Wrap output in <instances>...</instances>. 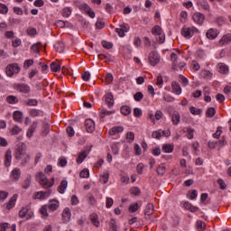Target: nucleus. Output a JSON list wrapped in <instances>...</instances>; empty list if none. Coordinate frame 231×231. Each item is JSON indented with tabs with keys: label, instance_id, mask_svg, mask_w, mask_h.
I'll return each instance as SVG.
<instances>
[{
	"label": "nucleus",
	"instance_id": "obj_1",
	"mask_svg": "<svg viewBox=\"0 0 231 231\" xmlns=\"http://www.w3.org/2000/svg\"><path fill=\"white\" fill-rule=\"evenodd\" d=\"M180 33L185 39H191V37H194V34L199 33V30L195 26L183 25Z\"/></svg>",
	"mask_w": 231,
	"mask_h": 231
},
{
	"label": "nucleus",
	"instance_id": "obj_2",
	"mask_svg": "<svg viewBox=\"0 0 231 231\" xmlns=\"http://www.w3.org/2000/svg\"><path fill=\"white\" fill-rule=\"evenodd\" d=\"M152 34L155 35L159 44H163V42H165V32H163V30H162L160 25H155L152 28Z\"/></svg>",
	"mask_w": 231,
	"mask_h": 231
},
{
	"label": "nucleus",
	"instance_id": "obj_3",
	"mask_svg": "<svg viewBox=\"0 0 231 231\" xmlns=\"http://www.w3.org/2000/svg\"><path fill=\"white\" fill-rule=\"evenodd\" d=\"M38 180H39L40 185H42L44 189H50V187H53V185L55 184L54 178L51 179L52 180L51 182H48V178L42 172L38 173Z\"/></svg>",
	"mask_w": 231,
	"mask_h": 231
},
{
	"label": "nucleus",
	"instance_id": "obj_4",
	"mask_svg": "<svg viewBox=\"0 0 231 231\" xmlns=\"http://www.w3.org/2000/svg\"><path fill=\"white\" fill-rule=\"evenodd\" d=\"M21 72V67L17 63H11L6 66L5 73L7 77H13Z\"/></svg>",
	"mask_w": 231,
	"mask_h": 231
},
{
	"label": "nucleus",
	"instance_id": "obj_5",
	"mask_svg": "<svg viewBox=\"0 0 231 231\" xmlns=\"http://www.w3.org/2000/svg\"><path fill=\"white\" fill-rule=\"evenodd\" d=\"M28 153H26V144L20 143L15 151L14 158L15 160L21 161L23 160V157L26 156Z\"/></svg>",
	"mask_w": 231,
	"mask_h": 231
},
{
	"label": "nucleus",
	"instance_id": "obj_6",
	"mask_svg": "<svg viewBox=\"0 0 231 231\" xmlns=\"http://www.w3.org/2000/svg\"><path fill=\"white\" fill-rule=\"evenodd\" d=\"M148 60L151 66H156V64H160V54L154 51H151L148 57Z\"/></svg>",
	"mask_w": 231,
	"mask_h": 231
},
{
	"label": "nucleus",
	"instance_id": "obj_7",
	"mask_svg": "<svg viewBox=\"0 0 231 231\" xmlns=\"http://www.w3.org/2000/svg\"><path fill=\"white\" fill-rule=\"evenodd\" d=\"M51 192L50 191H37L33 194L32 198L33 199H48L50 198V195Z\"/></svg>",
	"mask_w": 231,
	"mask_h": 231
},
{
	"label": "nucleus",
	"instance_id": "obj_8",
	"mask_svg": "<svg viewBox=\"0 0 231 231\" xmlns=\"http://www.w3.org/2000/svg\"><path fill=\"white\" fill-rule=\"evenodd\" d=\"M14 89H16V91H19L20 93L24 94L30 93L31 91L30 86H28L26 83L15 84Z\"/></svg>",
	"mask_w": 231,
	"mask_h": 231
},
{
	"label": "nucleus",
	"instance_id": "obj_9",
	"mask_svg": "<svg viewBox=\"0 0 231 231\" xmlns=\"http://www.w3.org/2000/svg\"><path fill=\"white\" fill-rule=\"evenodd\" d=\"M219 35V31L216 28H210L206 32V37L209 39V41H214Z\"/></svg>",
	"mask_w": 231,
	"mask_h": 231
},
{
	"label": "nucleus",
	"instance_id": "obj_10",
	"mask_svg": "<svg viewBox=\"0 0 231 231\" xmlns=\"http://www.w3.org/2000/svg\"><path fill=\"white\" fill-rule=\"evenodd\" d=\"M192 20L194 21V23H196V24L201 25L205 22V15L200 13H195L192 15Z\"/></svg>",
	"mask_w": 231,
	"mask_h": 231
},
{
	"label": "nucleus",
	"instance_id": "obj_11",
	"mask_svg": "<svg viewBox=\"0 0 231 231\" xmlns=\"http://www.w3.org/2000/svg\"><path fill=\"white\" fill-rule=\"evenodd\" d=\"M62 221L63 223H69V221H71V209H69V208H65L63 209Z\"/></svg>",
	"mask_w": 231,
	"mask_h": 231
},
{
	"label": "nucleus",
	"instance_id": "obj_12",
	"mask_svg": "<svg viewBox=\"0 0 231 231\" xmlns=\"http://www.w3.org/2000/svg\"><path fill=\"white\" fill-rule=\"evenodd\" d=\"M37 127H39V122L34 121L32 122V125L29 126L26 136L27 138H32L33 136V133L36 131Z\"/></svg>",
	"mask_w": 231,
	"mask_h": 231
},
{
	"label": "nucleus",
	"instance_id": "obj_13",
	"mask_svg": "<svg viewBox=\"0 0 231 231\" xmlns=\"http://www.w3.org/2000/svg\"><path fill=\"white\" fill-rule=\"evenodd\" d=\"M5 167H10L12 165V150H7L5 154L4 161Z\"/></svg>",
	"mask_w": 231,
	"mask_h": 231
},
{
	"label": "nucleus",
	"instance_id": "obj_14",
	"mask_svg": "<svg viewBox=\"0 0 231 231\" xmlns=\"http://www.w3.org/2000/svg\"><path fill=\"white\" fill-rule=\"evenodd\" d=\"M11 180H14V181H19V180L21 179V169L19 168H14L12 171H11V176H10Z\"/></svg>",
	"mask_w": 231,
	"mask_h": 231
},
{
	"label": "nucleus",
	"instance_id": "obj_15",
	"mask_svg": "<svg viewBox=\"0 0 231 231\" xmlns=\"http://www.w3.org/2000/svg\"><path fill=\"white\" fill-rule=\"evenodd\" d=\"M85 127L88 133H93V131H95V121L87 119L85 121Z\"/></svg>",
	"mask_w": 231,
	"mask_h": 231
},
{
	"label": "nucleus",
	"instance_id": "obj_16",
	"mask_svg": "<svg viewBox=\"0 0 231 231\" xmlns=\"http://www.w3.org/2000/svg\"><path fill=\"white\" fill-rule=\"evenodd\" d=\"M105 102L108 106V107H113V106H115V99L112 93L106 94Z\"/></svg>",
	"mask_w": 231,
	"mask_h": 231
},
{
	"label": "nucleus",
	"instance_id": "obj_17",
	"mask_svg": "<svg viewBox=\"0 0 231 231\" xmlns=\"http://www.w3.org/2000/svg\"><path fill=\"white\" fill-rule=\"evenodd\" d=\"M18 195L14 194L7 202L6 208L7 210H12L15 207V203L17 201Z\"/></svg>",
	"mask_w": 231,
	"mask_h": 231
},
{
	"label": "nucleus",
	"instance_id": "obj_18",
	"mask_svg": "<svg viewBox=\"0 0 231 231\" xmlns=\"http://www.w3.org/2000/svg\"><path fill=\"white\" fill-rule=\"evenodd\" d=\"M171 89L172 93H174L175 95H181V86H180V83H178L177 81H173L171 83Z\"/></svg>",
	"mask_w": 231,
	"mask_h": 231
},
{
	"label": "nucleus",
	"instance_id": "obj_19",
	"mask_svg": "<svg viewBox=\"0 0 231 231\" xmlns=\"http://www.w3.org/2000/svg\"><path fill=\"white\" fill-rule=\"evenodd\" d=\"M231 42V33L225 34L219 41L220 46H226Z\"/></svg>",
	"mask_w": 231,
	"mask_h": 231
},
{
	"label": "nucleus",
	"instance_id": "obj_20",
	"mask_svg": "<svg viewBox=\"0 0 231 231\" xmlns=\"http://www.w3.org/2000/svg\"><path fill=\"white\" fill-rule=\"evenodd\" d=\"M123 131L124 126H114L109 130L108 134L110 136H115L116 134H118V133H123Z\"/></svg>",
	"mask_w": 231,
	"mask_h": 231
},
{
	"label": "nucleus",
	"instance_id": "obj_21",
	"mask_svg": "<svg viewBox=\"0 0 231 231\" xmlns=\"http://www.w3.org/2000/svg\"><path fill=\"white\" fill-rule=\"evenodd\" d=\"M16 226L15 224H14L11 227H10V224L8 223H4L0 225V231H15Z\"/></svg>",
	"mask_w": 231,
	"mask_h": 231
},
{
	"label": "nucleus",
	"instance_id": "obj_22",
	"mask_svg": "<svg viewBox=\"0 0 231 231\" xmlns=\"http://www.w3.org/2000/svg\"><path fill=\"white\" fill-rule=\"evenodd\" d=\"M90 220H91V223L94 225V226H96L97 228H98L100 226V221L98 220V215L93 213L92 215H90Z\"/></svg>",
	"mask_w": 231,
	"mask_h": 231
},
{
	"label": "nucleus",
	"instance_id": "obj_23",
	"mask_svg": "<svg viewBox=\"0 0 231 231\" xmlns=\"http://www.w3.org/2000/svg\"><path fill=\"white\" fill-rule=\"evenodd\" d=\"M32 160V155H30V153H27L25 156L22 157V161H21V167H26V165H28V163H30V161Z\"/></svg>",
	"mask_w": 231,
	"mask_h": 231
},
{
	"label": "nucleus",
	"instance_id": "obj_24",
	"mask_svg": "<svg viewBox=\"0 0 231 231\" xmlns=\"http://www.w3.org/2000/svg\"><path fill=\"white\" fill-rule=\"evenodd\" d=\"M13 118H14V122H18V123L23 122V112L14 111L13 114Z\"/></svg>",
	"mask_w": 231,
	"mask_h": 231
},
{
	"label": "nucleus",
	"instance_id": "obj_25",
	"mask_svg": "<svg viewBox=\"0 0 231 231\" xmlns=\"http://www.w3.org/2000/svg\"><path fill=\"white\" fill-rule=\"evenodd\" d=\"M180 118H181V116H180V113L174 112L171 115V121H172L173 125H178V124H180Z\"/></svg>",
	"mask_w": 231,
	"mask_h": 231
},
{
	"label": "nucleus",
	"instance_id": "obj_26",
	"mask_svg": "<svg viewBox=\"0 0 231 231\" xmlns=\"http://www.w3.org/2000/svg\"><path fill=\"white\" fill-rule=\"evenodd\" d=\"M22 132H23V128H21L19 125H14L9 130L10 134H12L13 136H15Z\"/></svg>",
	"mask_w": 231,
	"mask_h": 231
},
{
	"label": "nucleus",
	"instance_id": "obj_27",
	"mask_svg": "<svg viewBox=\"0 0 231 231\" xmlns=\"http://www.w3.org/2000/svg\"><path fill=\"white\" fill-rule=\"evenodd\" d=\"M217 69H218L219 73H224L225 75H226V73H228V66L225 63H218Z\"/></svg>",
	"mask_w": 231,
	"mask_h": 231
},
{
	"label": "nucleus",
	"instance_id": "obj_28",
	"mask_svg": "<svg viewBox=\"0 0 231 231\" xmlns=\"http://www.w3.org/2000/svg\"><path fill=\"white\" fill-rule=\"evenodd\" d=\"M51 71H53V73H58V71H60L62 69V67H60V64L57 62H51L50 65Z\"/></svg>",
	"mask_w": 231,
	"mask_h": 231
},
{
	"label": "nucleus",
	"instance_id": "obj_29",
	"mask_svg": "<svg viewBox=\"0 0 231 231\" xmlns=\"http://www.w3.org/2000/svg\"><path fill=\"white\" fill-rule=\"evenodd\" d=\"M66 189H68V180H62L58 188V192H60V194H64Z\"/></svg>",
	"mask_w": 231,
	"mask_h": 231
},
{
	"label": "nucleus",
	"instance_id": "obj_30",
	"mask_svg": "<svg viewBox=\"0 0 231 231\" xmlns=\"http://www.w3.org/2000/svg\"><path fill=\"white\" fill-rule=\"evenodd\" d=\"M154 213V205L149 203L144 210V214L146 216H152V214Z\"/></svg>",
	"mask_w": 231,
	"mask_h": 231
},
{
	"label": "nucleus",
	"instance_id": "obj_31",
	"mask_svg": "<svg viewBox=\"0 0 231 231\" xmlns=\"http://www.w3.org/2000/svg\"><path fill=\"white\" fill-rule=\"evenodd\" d=\"M197 230L204 231L207 230V224L203 220H198L196 223Z\"/></svg>",
	"mask_w": 231,
	"mask_h": 231
},
{
	"label": "nucleus",
	"instance_id": "obj_32",
	"mask_svg": "<svg viewBox=\"0 0 231 231\" xmlns=\"http://www.w3.org/2000/svg\"><path fill=\"white\" fill-rule=\"evenodd\" d=\"M47 207L51 211L57 210V208H59V201H57V200H51Z\"/></svg>",
	"mask_w": 231,
	"mask_h": 231
},
{
	"label": "nucleus",
	"instance_id": "obj_33",
	"mask_svg": "<svg viewBox=\"0 0 231 231\" xmlns=\"http://www.w3.org/2000/svg\"><path fill=\"white\" fill-rule=\"evenodd\" d=\"M184 208L187 209V210H189L190 212H198V210H199V208L196 206H192L190 203L189 202H186L184 204Z\"/></svg>",
	"mask_w": 231,
	"mask_h": 231
},
{
	"label": "nucleus",
	"instance_id": "obj_34",
	"mask_svg": "<svg viewBox=\"0 0 231 231\" xmlns=\"http://www.w3.org/2000/svg\"><path fill=\"white\" fill-rule=\"evenodd\" d=\"M171 60L172 62V68L173 69H176V66H178V54L172 52L171 54Z\"/></svg>",
	"mask_w": 231,
	"mask_h": 231
},
{
	"label": "nucleus",
	"instance_id": "obj_35",
	"mask_svg": "<svg viewBox=\"0 0 231 231\" xmlns=\"http://www.w3.org/2000/svg\"><path fill=\"white\" fill-rule=\"evenodd\" d=\"M162 151L164 152H168V153H170V152H172V151H174V144H163L162 145Z\"/></svg>",
	"mask_w": 231,
	"mask_h": 231
},
{
	"label": "nucleus",
	"instance_id": "obj_36",
	"mask_svg": "<svg viewBox=\"0 0 231 231\" xmlns=\"http://www.w3.org/2000/svg\"><path fill=\"white\" fill-rule=\"evenodd\" d=\"M64 42H59L55 44V50L58 51V53H62L64 51Z\"/></svg>",
	"mask_w": 231,
	"mask_h": 231
},
{
	"label": "nucleus",
	"instance_id": "obj_37",
	"mask_svg": "<svg viewBox=\"0 0 231 231\" xmlns=\"http://www.w3.org/2000/svg\"><path fill=\"white\" fill-rule=\"evenodd\" d=\"M78 8L79 10H80V12H83V14H86L88 10H89L90 6L88 4L83 3V4H79L78 5Z\"/></svg>",
	"mask_w": 231,
	"mask_h": 231
},
{
	"label": "nucleus",
	"instance_id": "obj_38",
	"mask_svg": "<svg viewBox=\"0 0 231 231\" xmlns=\"http://www.w3.org/2000/svg\"><path fill=\"white\" fill-rule=\"evenodd\" d=\"M111 149L114 154H118L120 152V143H114L111 145Z\"/></svg>",
	"mask_w": 231,
	"mask_h": 231
},
{
	"label": "nucleus",
	"instance_id": "obj_39",
	"mask_svg": "<svg viewBox=\"0 0 231 231\" xmlns=\"http://www.w3.org/2000/svg\"><path fill=\"white\" fill-rule=\"evenodd\" d=\"M121 113L125 116H127L131 115V107H129L128 106H123L121 107Z\"/></svg>",
	"mask_w": 231,
	"mask_h": 231
},
{
	"label": "nucleus",
	"instance_id": "obj_40",
	"mask_svg": "<svg viewBox=\"0 0 231 231\" xmlns=\"http://www.w3.org/2000/svg\"><path fill=\"white\" fill-rule=\"evenodd\" d=\"M162 136H163V130L154 131L152 134V137L156 138V140H160Z\"/></svg>",
	"mask_w": 231,
	"mask_h": 231
},
{
	"label": "nucleus",
	"instance_id": "obj_41",
	"mask_svg": "<svg viewBox=\"0 0 231 231\" xmlns=\"http://www.w3.org/2000/svg\"><path fill=\"white\" fill-rule=\"evenodd\" d=\"M85 158H88V153L86 152L79 153V155L78 156L77 161H76L77 163L78 164L82 163V162H84Z\"/></svg>",
	"mask_w": 231,
	"mask_h": 231
},
{
	"label": "nucleus",
	"instance_id": "obj_42",
	"mask_svg": "<svg viewBox=\"0 0 231 231\" xmlns=\"http://www.w3.org/2000/svg\"><path fill=\"white\" fill-rule=\"evenodd\" d=\"M167 171V168H165V166L163 165H159L158 168L156 169V172L158 174V176H163V174H165Z\"/></svg>",
	"mask_w": 231,
	"mask_h": 231
},
{
	"label": "nucleus",
	"instance_id": "obj_43",
	"mask_svg": "<svg viewBox=\"0 0 231 231\" xmlns=\"http://www.w3.org/2000/svg\"><path fill=\"white\" fill-rule=\"evenodd\" d=\"M42 48V44L41 42H37L31 47V50H32L34 53H39Z\"/></svg>",
	"mask_w": 231,
	"mask_h": 231
},
{
	"label": "nucleus",
	"instance_id": "obj_44",
	"mask_svg": "<svg viewBox=\"0 0 231 231\" xmlns=\"http://www.w3.org/2000/svg\"><path fill=\"white\" fill-rule=\"evenodd\" d=\"M6 102H8V104H17V102H19V99L15 96H8L6 97Z\"/></svg>",
	"mask_w": 231,
	"mask_h": 231
},
{
	"label": "nucleus",
	"instance_id": "obj_45",
	"mask_svg": "<svg viewBox=\"0 0 231 231\" xmlns=\"http://www.w3.org/2000/svg\"><path fill=\"white\" fill-rule=\"evenodd\" d=\"M100 183H107L109 181V173L106 171L101 175L99 179Z\"/></svg>",
	"mask_w": 231,
	"mask_h": 231
},
{
	"label": "nucleus",
	"instance_id": "obj_46",
	"mask_svg": "<svg viewBox=\"0 0 231 231\" xmlns=\"http://www.w3.org/2000/svg\"><path fill=\"white\" fill-rule=\"evenodd\" d=\"M214 115H216V108L215 107L208 108V110L206 112V116H208V118H212V116H214Z\"/></svg>",
	"mask_w": 231,
	"mask_h": 231
},
{
	"label": "nucleus",
	"instance_id": "obj_47",
	"mask_svg": "<svg viewBox=\"0 0 231 231\" xmlns=\"http://www.w3.org/2000/svg\"><path fill=\"white\" fill-rule=\"evenodd\" d=\"M50 133V125L48 123L43 124V130L42 132V136H46Z\"/></svg>",
	"mask_w": 231,
	"mask_h": 231
},
{
	"label": "nucleus",
	"instance_id": "obj_48",
	"mask_svg": "<svg viewBox=\"0 0 231 231\" xmlns=\"http://www.w3.org/2000/svg\"><path fill=\"white\" fill-rule=\"evenodd\" d=\"M188 198L189 199H196V198H198V190L196 189L189 190L188 193Z\"/></svg>",
	"mask_w": 231,
	"mask_h": 231
},
{
	"label": "nucleus",
	"instance_id": "obj_49",
	"mask_svg": "<svg viewBox=\"0 0 231 231\" xmlns=\"http://www.w3.org/2000/svg\"><path fill=\"white\" fill-rule=\"evenodd\" d=\"M30 208L28 207L23 208L19 212V217H26V215L28 214V211Z\"/></svg>",
	"mask_w": 231,
	"mask_h": 231
},
{
	"label": "nucleus",
	"instance_id": "obj_50",
	"mask_svg": "<svg viewBox=\"0 0 231 231\" xmlns=\"http://www.w3.org/2000/svg\"><path fill=\"white\" fill-rule=\"evenodd\" d=\"M40 212L44 217H48V205H44L40 208Z\"/></svg>",
	"mask_w": 231,
	"mask_h": 231
},
{
	"label": "nucleus",
	"instance_id": "obj_51",
	"mask_svg": "<svg viewBox=\"0 0 231 231\" xmlns=\"http://www.w3.org/2000/svg\"><path fill=\"white\" fill-rule=\"evenodd\" d=\"M111 115H115V111H109L106 109L101 110V117L104 118V116H109Z\"/></svg>",
	"mask_w": 231,
	"mask_h": 231
},
{
	"label": "nucleus",
	"instance_id": "obj_52",
	"mask_svg": "<svg viewBox=\"0 0 231 231\" xmlns=\"http://www.w3.org/2000/svg\"><path fill=\"white\" fill-rule=\"evenodd\" d=\"M126 140H128L129 143H133L134 142V133L128 132L126 134Z\"/></svg>",
	"mask_w": 231,
	"mask_h": 231
},
{
	"label": "nucleus",
	"instance_id": "obj_53",
	"mask_svg": "<svg viewBox=\"0 0 231 231\" xmlns=\"http://www.w3.org/2000/svg\"><path fill=\"white\" fill-rule=\"evenodd\" d=\"M140 188L138 187H133L131 189H130V194H133L134 196H140Z\"/></svg>",
	"mask_w": 231,
	"mask_h": 231
},
{
	"label": "nucleus",
	"instance_id": "obj_54",
	"mask_svg": "<svg viewBox=\"0 0 231 231\" xmlns=\"http://www.w3.org/2000/svg\"><path fill=\"white\" fill-rule=\"evenodd\" d=\"M71 15V8L69 7H65L63 9L62 16L63 17H69Z\"/></svg>",
	"mask_w": 231,
	"mask_h": 231
},
{
	"label": "nucleus",
	"instance_id": "obj_55",
	"mask_svg": "<svg viewBox=\"0 0 231 231\" xmlns=\"http://www.w3.org/2000/svg\"><path fill=\"white\" fill-rule=\"evenodd\" d=\"M111 231H118L117 226H116V221L115 219H111L109 223Z\"/></svg>",
	"mask_w": 231,
	"mask_h": 231
},
{
	"label": "nucleus",
	"instance_id": "obj_56",
	"mask_svg": "<svg viewBox=\"0 0 231 231\" xmlns=\"http://www.w3.org/2000/svg\"><path fill=\"white\" fill-rule=\"evenodd\" d=\"M30 66H33V60H26L23 63V69H28Z\"/></svg>",
	"mask_w": 231,
	"mask_h": 231
},
{
	"label": "nucleus",
	"instance_id": "obj_57",
	"mask_svg": "<svg viewBox=\"0 0 231 231\" xmlns=\"http://www.w3.org/2000/svg\"><path fill=\"white\" fill-rule=\"evenodd\" d=\"M0 14H8V6L5 4H0Z\"/></svg>",
	"mask_w": 231,
	"mask_h": 231
},
{
	"label": "nucleus",
	"instance_id": "obj_58",
	"mask_svg": "<svg viewBox=\"0 0 231 231\" xmlns=\"http://www.w3.org/2000/svg\"><path fill=\"white\" fill-rule=\"evenodd\" d=\"M134 98L136 102H140L143 98V94L142 92H137L134 94Z\"/></svg>",
	"mask_w": 231,
	"mask_h": 231
},
{
	"label": "nucleus",
	"instance_id": "obj_59",
	"mask_svg": "<svg viewBox=\"0 0 231 231\" xmlns=\"http://www.w3.org/2000/svg\"><path fill=\"white\" fill-rule=\"evenodd\" d=\"M138 208H140V206H138V203H134L130 205L129 211L134 213L136 212V210H138Z\"/></svg>",
	"mask_w": 231,
	"mask_h": 231
},
{
	"label": "nucleus",
	"instance_id": "obj_60",
	"mask_svg": "<svg viewBox=\"0 0 231 231\" xmlns=\"http://www.w3.org/2000/svg\"><path fill=\"white\" fill-rule=\"evenodd\" d=\"M101 44L103 48H106V50H111V48H113V43L109 42L103 41Z\"/></svg>",
	"mask_w": 231,
	"mask_h": 231
},
{
	"label": "nucleus",
	"instance_id": "obj_61",
	"mask_svg": "<svg viewBox=\"0 0 231 231\" xmlns=\"http://www.w3.org/2000/svg\"><path fill=\"white\" fill-rule=\"evenodd\" d=\"M221 133H223V127L218 126L217 132L213 134V138H219V136H221Z\"/></svg>",
	"mask_w": 231,
	"mask_h": 231
},
{
	"label": "nucleus",
	"instance_id": "obj_62",
	"mask_svg": "<svg viewBox=\"0 0 231 231\" xmlns=\"http://www.w3.org/2000/svg\"><path fill=\"white\" fill-rule=\"evenodd\" d=\"M80 178H88L89 177V170L84 169L79 173Z\"/></svg>",
	"mask_w": 231,
	"mask_h": 231
},
{
	"label": "nucleus",
	"instance_id": "obj_63",
	"mask_svg": "<svg viewBox=\"0 0 231 231\" xmlns=\"http://www.w3.org/2000/svg\"><path fill=\"white\" fill-rule=\"evenodd\" d=\"M191 115H201V109L191 106L189 108Z\"/></svg>",
	"mask_w": 231,
	"mask_h": 231
},
{
	"label": "nucleus",
	"instance_id": "obj_64",
	"mask_svg": "<svg viewBox=\"0 0 231 231\" xmlns=\"http://www.w3.org/2000/svg\"><path fill=\"white\" fill-rule=\"evenodd\" d=\"M156 86H158L159 88L163 87V78L162 76H157Z\"/></svg>",
	"mask_w": 231,
	"mask_h": 231
}]
</instances>
